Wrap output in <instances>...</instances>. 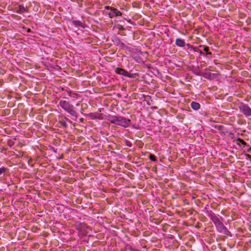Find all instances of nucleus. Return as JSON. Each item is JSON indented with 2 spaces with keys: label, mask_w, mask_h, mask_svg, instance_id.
<instances>
[{
  "label": "nucleus",
  "mask_w": 251,
  "mask_h": 251,
  "mask_svg": "<svg viewBox=\"0 0 251 251\" xmlns=\"http://www.w3.org/2000/svg\"><path fill=\"white\" fill-rule=\"evenodd\" d=\"M128 146H130V145H129V144H128Z\"/></svg>",
  "instance_id": "nucleus-29"
},
{
  "label": "nucleus",
  "mask_w": 251,
  "mask_h": 251,
  "mask_svg": "<svg viewBox=\"0 0 251 251\" xmlns=\"http://www.w3.org/2000/svg\"><path fill=\"white\" fill-rule=\"evenodd\" d=\"M251 151V147H250V148L248 149V151Z\"/></svg>",
  "instance_id": "nucleus-27"
},
{
  "label": "nucleus",
  "mask_w": 251,
  "mask_h": 251,
  "mask_svg": "<svg viewBox=\"0 0 251 251\" xmlns=\"http://www.w3.org/2000/svg\"><path fill=\"white\" fill-rule=\"evenodd\" d=\"M131 124V121L129 119H127L124 117L118 116L116 125H117L120 126H122L125 127H128L130 126Z\"/></svg>",
  "instance_id": "nucleus-3"
},
{
  "label": "nucleus",
  "mask_w": 251,
  "mask_h": 251,
  "mask_svg": "<svg viewBox=\"0 0 251 251\" xmlns=\"http://www.w3.org/2000/svg\"><path fill=\"white\" fill-rule=\"evenodd\" d=\"M117 117L116 116H109L107 120L111 123L116 124Z\"/></svg>",
  "instance_id": "nucleus-11"
},
{
  "label": "nucleus",
  "mask_w": 251,
  "mask_h": 251,
  "mask_svg": "<svg viewBox=\"0 0 251 251\" xmlns=\"http://www.w3.org/2000/svg\"><path fill=\"white\" fill-rule=\"evenodd\" d=\"M195 74H196L197 75H200V72H195Z\"/></svg>",
  "instance_id": "nucleus-23"
},
{
  "label": "nucleus",
  "mask_w": 251,
  "mask_h": 251,
  "mask_svg": "<svg viewBox=\"0 0 251 251\" xmlns=\"http://www.w3.org/2000/svg\"><path fill=\"white\" fill-rule=\"evenodd\" d=\"M122 13L119 11L117 9L113 7L111 9V10L108 13V15L110 18H112L115 17L122 16Z\"/></svg>",
  "instance_id": "nucleus-6"
},
{
  "label": "nucleus",
  "mask_w": 251,
  "mask_h": 251,
  "mask_svg": "<svg viewBox=\"0 0 251 251\" xmlns=\"http://www.w3.org/2000/svg\"><path fill=\"white\" fill-rule=\"evenodd\" d=\"M198 52H199L200 54L201 55H205V53L202 51V50L199 49V51Z\"/></svg>",
  "instance_id": "nucleus-21"
},
{
  "label": "nucleus",
  "mask_w": 251,
  "mask_h": 251,
  "mask_svg": "<svg viewBox=\"0 0 251 251\" xmlns=\"http://www.w3.org/2000/svg\"><path fill=\"white\" fill-rule=\"evenodd\" d=\"M191 106L195 110H198L200 108V104L197 102L193 101L191 103Z\"/></svg>",
  "instance_id": "nucleus-9"
},
{
  "label": "nucleus",
  "mask_w": 251,
  "mask_h": 251,
  "mask_svg": "<svg viewBox=\"0 0 251 251\" xmlns=\"http://www.w3.org/2000/svg\"><path fill=\"white\" fill-rule=\"evenodd\" d=\"M149 158L151 160L156 162L157 161L156 157L154 155L151 154L149 156Z\"/></svg>",
  "instance_id": "nucleus-15"
},
{
  "label": "nucleus",
  "mask_w": 251,
  "mask_h": 251,
  "mask_svg": "<svg viewBox=\"0 0 251 251\" xmlns=\"http://www.w3.org/2000/svg\"><path fill=\"white\" fill-rule=\"evenodd\" d=\"M117 28L120 30H124V28L123 27V25H118Z\"/></svg>",
  "instance_id": "nucleus-19"
},
{
  "label": "nucleus",
  "mask_w": 251,
  "mask_h": 251,
  "mask_svg": "<svg viewBox=\"0 0 251 251\" xmlns=\"http://www.w3.org/2000/svg\"><path fill=\"white\" fill-rule=\"evenodd\" d=\"M31 31V29L30 28H28L27 30V32H29Z\"/></svg>",
  "instance_id": "nucleus-26"
},
{
  "label": "nucleus",
  "mask_w": 251,
  "mask_h": 251,
  "mask_svg": "<svg viewBox=\"0 0 251 251\" xmlns=\"http://www.w3.org/2000/svg\"><path fill=\"white\" fill-rule=\"evenodd\" d=\"M60 106L66 111L68 112L73 116L77 117V113L74 110L73 105L65 100H61L59 101Z\"/></svg>",
  "instance_id": "nucleus-1"
},
{
  "label": "nucleus",
  "mask_w": 251,
  "mask_h": 251,
  "mask_svg": "<svg viewBox=\"0 0 251 251\" xmlns=\"http://www.w3.org/2000/svg\"><path fill=\"white\" fill-rule=\"evenodd\" d=\"M215 226L218 231L219 232L222 233L226 235L231 236V233L221 222L216 225Z\"/></svg>",
  "instance_id": "nucleus-4"
},
{
  "label": "nucleus",
  "mask_w": 251,
  "mask_h": 251,
  "mask_svg": "<svg viewBox=\"0 0 251 251\" xmlns=\"http://www.w3.org/2000/svg\"><path fill=\"white\" fill-rule=\"evenodd\" d=\"M105 9H106V10H110V11L111 10V9H113V7H110L109 6H105V7H104Z\"/></svg>",
  "instance_id": "nucleus-20"
},
{
  "label": "nucleus",
  "mask_w": 251,
  "mask_h": 251,
  "mask_svg": "<svg viewBox=\"0 0 251 251\" xmlns=\"http://www.w3.org/2000/svg\"><path fill=\"white\" fill-rule=\"evenodd\" d=\"M8 171V168L4 167H2L0 168V175H1L2 174H5Z\"/></svg>",
  "instance_id": "nucleus-13"
},
{
  "label": "nucleus",
  "mask_w": 251,
  "mask_h": 251,
  "mask_svg": "<svg viewBox=\"0 0 251 251\" xmlns=\"http://www.w3.org/2000/svg\"><path fill=\"white\" fill-rule=\"evenodd\" d=\"M245 156H247V157L251 159V156L249 154H245Z\"/></svg>",
  "instance_id": "nucleus-22"
},
{
  "label": "nucleus",
  "mask_w": 251,
  "mask_h": 251,
  "mask_svg": "<svg viewBox=\"0 0 251 251\" xmlns=\"http://www.w3.org/2000/svg\"><path fill=\"white\" fill-rule=\"evenodd\" d=\"M175 43L177 46L180 47H183L185 45L184 40L180 38L176 39Z\"/></svg>",
  "instance_id": "nucleus-8"
},
{
  "label": "nucleus",
  "mask_w": 251,
  "mask_h": 251,
  "mask_svg": "<svg viewBox=\"0 0 251 251\" xmlns=\"http://www.w3.org/2000/svg\"><path fill=\"white\" fill-rule=\"evenodd\" d=\"M128 146H130V145H129V144H128Z\"/></svg>",
  "instance_id": "nucleus-30"
},
{
  "label": "nucleus",
  "mask_w": 251,
  "mask_h": 251,
  "mask_svg": "<svg viewBox=\"0 0 251 251\" xmlns=\"http://www.w3.org/2000/svg\"><path fill=\"white\" fill-rule=\"evenodd\" d=\"M79 120L81 122H83L84 121V119L83 118H80Z\"/></svg>",
  "instance_id": "nucleus-25"
},
{
  "label": "nucleus",
  "mask_w": 251,
  "mask_h": 251,
  "mask_svg": "<svg viewBox=\"0 0 251 251\" xmlns=\"http://www.w3.org/2000/svg\"><path fill=\"white\" fill-rule=\"evenodd\" d=\"M59 123L63 127L66 128L67 126V124L65 121H59Z\"/></svg>",
  "instance_id": "nucleus-16"
},
{
  "label": "nucleus",
  "mask_w": 251,
  "mask_h": 251,
  "mask_svg": "<svg viewBox=\"0 0 251 251\" xmlns=\"http://www.w3.org/2000/svg\"><path fill=\"white\" fill-rule=\"evenodd\" d=\"M129 249L131 251H133V249H132V248L131 247H129Z\"/></svg>",
  "instance_id": "nucleus-24"
},
{
  "label": "nucleus",
  "mask_w": 251,
  "mask_h": 251,
  "mask_svg": "<svg viewBox=\"0 0 251 251\" xmlns=\"http://www.w3.org/2000/svg\"><path fill=\"white\" fill-rule=\"evenodd\" d=\"M199 47L203 48L202 50L205 52V55H206V54L211 55L212 54L211 52L209 51V48L208 47L204 46L203 45H200V46H199Z\"/></svg>",
  "instance_id": "nucleus-10"
},
{
  "label": "nucleus",
  "mask_w": 251,
  "mask_h": 251,
  "mask_svg": "<svg viewBox=\"0 0 251 251\" xmlns=\"http://www.w3.org/2000/svg\"><path fill=\"white\" fill-rule=\"evenodd\" d=\"M208 216L210 220L213 222L215 226L217 225L221 222L219 217L214 214V213H210L208 215Z\"/></svg>",
  "instance_id": "nucleus-7"
},
{
  "label": "nucleus",
  "mask_w": 251,
  "mask_h": 251,
  "mask_svg": "<svg viewBox=\"0 0 251 251\" xmlns=\"http://www.w3.org/2000/svg\"><path fill=\"white\" fill-rule=\"evenodd\" d=\"M19 11L22 12V13H23L25 11V8L24 7V6H22V5H20L19 6Z\"/></svg>",
  "instance_id": "nucleus-17"
},
{
  "label": "nucleus",
  "mask_w": 251,
  "mask_h": 251,
  "mask_svg": "<svg viewBox=\"0 0 251 251\" xmlns=\"http://www.w3.org/2000/svg\"><path fill=\"white\" fill-rule=\"evenodd\" d=\"M238 107L240 111L245 116L248 117L251 115V108L248 105L243 102H240L239 103Z\"/></svg>",
  "instance_id": "nucleus-2"
},
{
  "label": "nucleus",
  "mask_w": 251,
  "mask_h": 251,
  "mask_svg": "<svg viewBox=\"0 0 251 251\" xmlns=\"http://www.w3.org/2000/svg\"><path fill=\"white\" fill-rule=\"evenodd\" d=\"M186 46L188 47V48L193 49L194 51H199V49L198 48L194 47L193 46L190 45L189 44H187Z\"/></svg>",
  "instance_id": "nucleus-14"
},
{
  "label": "nucleus",
  "mask_w": 251,
  "mask_h": 251,
  "mask_svg": "<svg viewBox=\"0 0 251 251\" xmlns=\"http://www.w3.org/2000/svg\"><path fill=\"white\" fill-rule=\"evenodd\" d=\"M237 140L243 145H246L247 144L246 142L242 139L238 138Z\"/></svg>",
  "instance_id": "nucleus-18"
},
{
  "label": "nucleus",
  "mask_w": 251,
  "mask_h": 251,
  "mask_svg": "<svg viewBox=\"0 0 251 251\" xmlns=\"http://www.w3.org/2000/svg\"><path fill=\"white\" fill-rule=\"evenodd\" d=\"M114 72L120 75H124L125 76H127L129 78H134V75L133 74H129L127 71L125 70V69L123 68H116Z\"/></svg>",
  "instance_id": "nucleus-5"
},
{
  "label": "nucleus",
  "mask_w": 251,
  "mask_h": 251,
  "mask_svg": "<svg viewBox=\"0 0 251 251\" xmlns=\"http://www.w3.org/2000/svg\"><path fill=\"white\" fill-rule=\"evenodd\" d=\"M221 127H222V126H219L218 129H220Z\"/></svg>",
  "instance_id": "nucleus-28"
},
{
  "label": "nucleus",
  "mask_w": 251,
  "mask_h": 251,
  "mask_svg": "<svg viewBox=\"0 0 251 251\" xmlns=\"http://www.w3.org/2000/svg\"><path fill=\"white\" fill-rule=\"evenodd\" d=\"M73 24L76 26L83 27V24L80 21L74 20L73 21Z\"/></svg>",
  "instance_id": "nucleus-12"
}]
</instances>
